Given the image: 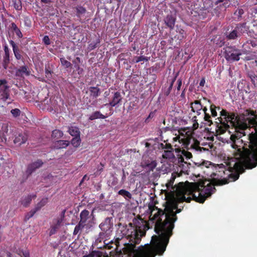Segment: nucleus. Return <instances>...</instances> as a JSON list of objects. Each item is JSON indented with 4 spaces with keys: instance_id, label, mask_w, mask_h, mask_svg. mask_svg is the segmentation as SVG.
Returning a JSON list of instances; mask_svg holds the SVG:
<instances>
[{
    "instance_id": "f257e3e1",
    "label": "nucleus",
    "mask_w": 257,
    "mask_h": 257,
    "mask_svg": "<svg viewBox=\"0 0 257 257\" xmlns=\"http://www.w3.org/2000/svg\"><path fill=\"white\" fill-rule=\"evenodd\" d=\"M195 165L208 168L213 170L211 181L200 180L197 182H179L176 188L178 193L177 202H171L166 206L164 210L155 205H150L151 220H155V231L158 235L152 237L151 243L157 254L162 255L166 250L169 239L173 234L175 222L177 216L174 213L178 207V203L190 202L192 200L203 203L207 198L215 191V186L223 185L230 182L235 181L239 178V174L246 169H252L257 166V162H235L231 167L230 162L223 164H214L212 162H193Z\"/></svg>"
},
{
    "instance_id": "f03ea898",
    "label": "nucleus",
    "mask_w": 257,
    "mask_h": 257,
    "mask_svg": "<svg viewBox=\"0 0 257 257\" xmlns=\"http://www.w3.org/2000/svg\"><path fill=\"white\" fill-rule=\"evenodd\" d=\"M141 225H133L132 223L128 225L120 227L115 235L114 243L117 248L120 245H122L123 252L127 254V257H151L152 250L150 247L140 246L136 248L141 238L145 235L143 230L145 224L141 220Z\"/></svg>"
},
{
    "instance_id": "7ed1b4c3",
    "label": "nucleus",
    "mask_w": 257,
    "mask_h": 257,
    "mask_svg": "<svg viewBox=\"0 0 257 257\" xmlns=\"http://www.w3.org/2000/svg\"><path fill=\"white\" fill-rule=\"evenodd\" d=\"M209 99L203 97L202 99L196 100L194 102L191 103V108L192 111L196 112L197 116L193 117L194 120L193 127L195 129L198 127V121L203 122V121H207L208 125L212 123V120L210 119V116L207 112L208 107Z\"/></svg>"
},
{
    "instance_id": "20e7f679",
    "label": "nucleus",
    "mask_w": 257,
    "mask_h": 257,
    "mask_svg": "<svg viewBox=\"0 0 257 257\" xmlns=\"http://www.w3.org/2000/svg\"><path fill=\"white\" fill-rule=\"evenodd\" d=\"M224 55L226 61L230 63L238 61L242 55L240 49L235 46H227L223 48Z\"/></svg>"
},
{
    "instance_id": "39448f33",
    "label": "nucleus",
    "mask_w": 257,
    "mask_h": 257,
    "mask_svg": "<svg viewBox=\"0 0 257 257\" xmlns=\"http://www.w3.org/2000/svg\"><path fill=\"white\" fill-rule=\"evenodd\" d=\"M79 222L86 228L89 229L95 224L93 211L91 214L87 210H84L80 213Z\"/></svg>"
},
{
    "instance_id": "423d86ee",
    "label": "nucleus",
    "mask_w": 257,
    "mask_h": 257,
    "mask_svg": "<svg viewBox=\"0 0 257 257\" xmlns=\"http://www.w3.org/2000/svg\"><path fill=\"white\" fill-rule=\"evenodd\" d=\"M175 139V141L178 139L179 142H182L184 147L186 148L187 150L192 149L195 151H201V149H204L203 148L199 147V141L195 139L185 136L180 140V137H176Z\"/></svg>"
},
{
    "instance_id": "0eeeda50",
    "label": "nucleus",
    "mask_w": 257,
    "mask_h": 257,
    "mask_svg": "<svg viewBox=\"0 0 257 257\" xmlns=\"http://www.w3.org/2000/svg\"><path fill=\"white\" fill-rule=\"evenodd\" d=\"M107 236L105 235V233L100 232L99 233L98 237L95 239V245L97 248L109 249L112 247L110 244L113 243V241L111 240L108 242V240L106 238Z\"/></svg>"
},
{
    "instance_id": "6e6552de",
    "label": "nucleus",
    "mask_w": 257,
    "mask_h": 257,
    "mask_svg": "<svg viewBox=\"0 0 257 257\" xmlns=\"http://www.w3.org/2000/svg\"><path fill=\"white\" fill-rule=\"evenodd\" d=\"M247 32L245 24H239L235 29L226 35L227 39L229 40L238 39L244 33Z\"/></svg>"
},
{
    "instance_id": "1a4fd4ad",
    "label": "nucleus",
    "mask_w": 257,
    "mask_h": 257,
    "mask_svg": "<svg viewBox=\"0 0 257 257\" xmlns=\"http://www.w3.org/2000/svg\"><path fill=\"white\" fill-rule=\"evenodd\" d=\"M220 115L221 117H223V122H230V125L235 126L236 121H237V117L235 116L233 112H229L227 110L222 109L220 112Z\"/></svg>"
},
{
    "instance_id": "9d476101",
    "label": "nucleus",
    "mask_w": 257,
    "mask_h": 257,
    "mask_svg": "<svg viewBox=\"0 0 257 257\" xmlns=\"http://www.w3.org/2000/svg\"><path fill=\"white\" fill-rule=\"evenodd\" d=\"M7 83L6 79H0V96L4 101L10 99L9 86L7 85Z\"/></svg>"
},
{
    "instance_id": "9b49d317",
    "label": "nucleus",
    "mask_w": 257,
    "mask_h": 257,
    "mask_svg": "<svg viewBox=\"0 0 257 257\" xmlns=\"http://www.w3.org/2000/svg\"><path fill=\"white\" fill-rule=\"evenodd\" d=\"M43 162H34L32 163L29 164L27 167V170L25 172V176L23 179L22 182L26 181L27 178L30 176V175L34 172L36 169L39 168L43 165Z\"/></svg>"
},
{
    "instance_id": "f8f14e48",
    "label": "nucleus",
    "mask_w": 257,
    "mask_h": 257,
    "mask_svg": "<svg viewBox=\"0 0 257 257\" xmlns=\"http://www.w3.org/2000/svg\"><path fill=\"white\" fill-rule=\"evenodd\" d=\"M112 218L107 217L105 220L101 223L99 227L101 229L102 232L105 233V235L108 236L110 229L113 227V223L111 221Z\"/></svg>"
},
{
    "instance_id": "ddd939ff",
    "label": "nucleus",
    "mask_w": 257,
    "mask_h": 257,
    "mask_svg": "<svg viewBox=\"0 0 257 257\" xmlns=\"http://www.w3.org/2000/svg\"><path fill=\"white\" fill-rule=\"evenodd\" d=\"M178 171L179 169H178V171H175L172 173L171 178L166 184L167 188L168 189H169L170 188H173V190H174L175 188L176 189L177 187L178 186V184L175 186H173V184L177 177L181 176L183 172L187 171V170H181L179 172H178Z\"/></svg>"
},
{
    "instance_id": "4468645a",
    "label": "nucleus",
    "mask_w": 257,
    "mask_h": 257,
    "mask_svg": "<svg viewBox=\"0 0 257 257\" xmlns=\"http://www.w3.org/2000/svg\"><path fill=\"white\" fill-rule=\"evenodd\" d=\"M65 214V210H64L61 213V218H57L56 220V223L55 224L52 225L51 226L50 232H49V235L51 236L52 235H54L56 233L57 230L59 228L60 224H61L62 220H63V217H64Z\"/></svg>"
},
{
    "instance_id": "2eb2a0df",
    "label": "nucleus",
    "mask_w": 257,
    "mask_h": 257,
    "mask_svg": "<svg viewBox=\"0 0 257 257\" xmlns=\"http://www.w3.org/2000/svg\"><path fill=\"white\" fill-rule=\"evenodd\" d=\"M86 8L83 6H76L75 8V15L80 22H84L86 20Z\"/></svg>"
},
{
    "instance_id": "dca6fc26",
    "label": "nucleus",
    "mask_w": 257,
    "mask_h": 257,
    "mask_svg": "<svg viewBox=\"0 0 257 257\" xmlns=\"http://www.w3.org/2000/svg\"><path fill=\"white\" fill-rule=\"evenodd\" d=\"M36 197V194H29L24 196L22 197L19 202L24 207H27L31 203L32 200L35 199Z\"/></svg>"
},
{
    "instance_id": "f3484780",
    "label": "nucleus",
    "mask_w": 257,
    "mask_h": 257,
    "mask_svg": "<svg viewBox=\"0 0 257 257\" xmlns=\"http://www.w3.org/2000/svg\"><path fill=\"white\" fill-rule=\"evenodd\" d=\"M122 99V97L119 91H115L114 93L112 99L108 103V105L111 107L116 106V105L120 103Z\"/></svg>"
},
{
    "instance_id": "a211bd4d",
    "label": "nucleus",
    "mask_w": 257,
    "mask_h": 257,
    "mask_svg": "<svg viewBox=\"0 0 257 257\" xmlns=\"http://www.w3.org/2000/svg\"><path fill=\"white\" fill-rule=\"evenodd\" d=\"M9 43L13 47V50L16 59L17 60H21V61H23L24 57L21 54L22 51L19 48L18 46L16 45L14 41L13 40L10 41Z\"/></svg>"
},
{
    "instance_id": "6ab92c4d",
    "label": "nucleus",
    "mask_w": 257,
    "mask_h": 257,
    "mask_svg": "<svg viewBox=\"0 0 257 257\" xmlns=\"http://www.w3.org/2000/svg\"><path fill=\"white\" fill-rule=\"evenodd\" d=\"M217 119L219 121L220 125H217V133L218 134H223L229 127V125L227 122H223L222 117H219L217 118Z\"/></svg>"
},
{
    "instance_id": "aec40b11",
    "label": "nucleus",
    "mask_w": 257,
    "mask_h": 257,
    "mask_svg": "<svg viewBox=\"0 0 257 257\" xmlns=\"http://www.w3.org/2000/svg\"><path fill=\"white\" fill-rule=\"evenodd\" d=\"M10 54L9 48L7 45H5L4 47V55L3 56V66L4 68L5 69H7L10 62Z\"/></svg>"
},
{
    "instance_id": "412c9836",
    "label": "nucleus",
    "mask_w": 257,
    "mask_h": 257,
    "mask_svg": "<svg viewBox=\"0 0 257 257\" xmlns=\"http://www.w3.org/2000/svg\"><path fill=\"white\" fill-rule=\"evenodd\" d=\"M141 166L143 170L148 172L153 170L156 167V162H141Z\"/></svg>"
},
{
    "instance_id": "4be33fe9",
    "label": "nucleus",
    "mask_w": 257,
    "mask_h": 257,
    "mask_svg": "<svg viewBox=\"0 0 257 257\" xmlns=\"http://www.w3.org/2000/svg\"><path fill=\"white\" fill-rule=\"evenodd\" d=\"M70 144V142L67 140H57L54 142L53 148L54 149H65Z\"/></svg>"
},
{
    "instance_id": "5701e85b",
    "label": "nucleus",
    "mask_w": 257,
    "mask_h": 257,
    "mask_svg": "<svg viewBox=\"0 0 257 257\" xmlns=\"http://www.w3.org/2000/svg\"><path fill=\"white\" fill-rule=\"evenodd\" d=\"M165 23L167 27L172 30L174 28L176 18L172 15H167L164 19Z\"/></svg>"
},
{
    "instance_id": "b1692460",
    "label": "nucleus",
    "mask_w": 257,
    "mask_h": 257,
    "mask_svg": "<svg viewBox=\"0 0 257 257\" xmlns=\"http://www.w3.org/2000/svg\"><path fill=\"white\" fill-rule=\"evenodd\" d=\"M27 136L24 133H21L16 136L14 139V144L21 145L25 143L27 140Z\"/></svg>"
},
{
    "instance_id": "393cba45",
    "label": "nucleus",
    "mask_w": 257,
    "mask_h": 257,
    "mask_svg": "<svg viewBox=\"0 0 257 257\" xmlns=\"http://www.w3.org/2000/svg\"><path fill=\"white\" fill-rule=\"evenodd\" d=\"M208 107H209L210 112H211V115L209 114L210 116V119L211 120V117H216L217 116V109L218 110L220 109L219 107H217L215 104L212 103L211 101L209 99V104L208 105Z\"/></svg>"
},
{
    "instance_id": "a878e982",
    "label": "nucleus",
    "mask_w": 257,
    "mask_h": 257,
    "mask_svg": "<svg viewBox=\"0 0 257 257\" xmlns=\"http://www.w3.org/2000/svg\"><path fill=\"white\" fill-rule=\"evenodd\" d=\"M107 117V116L104 115L101 113L99 111H95L89 117V120H93L98 118L104 119Z\"/></svg>"
},
{
    "instance_id": "bb28decb",
    "label": "nucleus",
    "mask_w": 257,
    "mask_h": 257,
    "mask_svg": "<svg viewBox=\"0 0 257 257\" xmlns=\"http://www.w3.org/2000/svg\"><path fill=\"white\" fill-rule=\"evenodd\" d=\"M126 154L130 156V159L132 160H138L140 158L141 154L139 151H136L135 149L127 150L126 151Z\"/></svg>"
},
{
    "instance_id": "cd10ccee",
    "label": "nucleus",
    "mask_w": 257,
    "mask_h": 257,
    "mask_svg": "<svg viewBox=\"0 0 257 257\" xmlns=\"http://www.w3.org/2000/svg\"><path fill=\"white\" fill-rule=\"evenodd\" d=\"M88 89L90 92V95L94 98H97L100 94V88L97 86L89 87Z\"/></svg>"
},
{
    "instance_id": "c85d7f7f",
    "label": "nucleus",
    "mask_w": 257,
    "mask_h": 257,
    "mask_svg": "<svg viewBox=\"0 0 257 257\" xmlns=\"http://www.w3.org/2000/svg\"><path fill=\"white\" fill-rule=\"evenodd\" d=\"M16 74L18 76L22 75L24 74H26V76H29L30 74V72L28 66L24 65L21 66L17 70Z\"/></svg>"
},
{
    "instance_id": "c756f323",
    "label": "nucleus",
    "mask_w": 257,
    "mask_h": 257,
    "mask_svg": "<svg viewBox=\"0 0 257 257\" xmlns=\"http://www.w3.org/2000/svg\"><path fill=\"white\" fill-rule=\"evenodd\" d=\"M11 29L14 32H15L19 39H21V38L23 37V35L21 30L19 29L15 23H12L11 24Z\"/></svg>"
},
{
    "instance_id": "7c9ffc66",
    "label": "nucleus",
    "mask_w": 257,
    "mask_h": 257,
    "mask_svg": "<svg viewBox=\"0 0 257 257\" xmlns=\"http://www.w3.org/2000/svg\"><path fill=\"white\" fill-rule=\"evenodd\" d=\"M68 132L70 135L74 137H78L80 135V132L78 127L71 126L69 128Z\"/></svg>"
},
{
    "instance_id": "2f4dec72",
    "label": "nucleus",
    "mask_w": 257,
    "mask_h": 257,
    "mask_svg": "<svg viewBox=\"0 0 257 257\" xmlns=\"http://www.w3.org/2000/svg\"><path fill=\"white\" fill-rule=\"evenodd\" d=\"M63 132L59 130H54L52 133V138L54 139L58 140L63 137Z\"/></svg>"
},
{
    "instance_id": "473e14b6",
    "label": "nucleus",
    "mask_w": 257,
    "mask_h": 257,
    "mask_svg": "<svg viewBox=\"0 0 257 257\" xmlns=\"http://www.w3.org/2000/svg\"><path fill=\"white\" fill-rule=\"evenodd\" d=\"M117 193L124 197L126 200H130L132 197L131 193L124 189L120 190Z\"/></svg>"
},
{
    "instance_id": "72a5a7b5",
    "label": "nucleus",
    "mask_w": 257,
    "mask_h": 257,
    "mask_svg": "<svg viewBox=\"0 0 257 257\" xmlns=\"http://www.w3.org/2000/svg\"><path fill=\"white\" fill-rule=\"evenodd\" d=\"M162 157L164 159H170L175 158L174 154L173 153V150H164V153L162 154Z\"/></svg>"
},
{
    "instance_id": "f704fd0d",
    "label": "nucleus",
    "mask_w": 257,
    "mask_h": 257,
    "mask_svg": "<svg viewBox=\"0 0 257 257\" xmlns=\"http://www.w3.org/2000/svg\"><path fill=\"white\" fill-rule=\"evenodd\" d=\"M48 199L47 198H43L39 202H38L34 208L36 211H39L41 208L46 205L47 203Z\"/></svg>"
},
{
    "instance_id": "c9c22d12",
    "label": "nucleus",
    "mask_w": 257,
    "mask_h": 257,
    "mask_svg": "<svg viewBox=\"0 0 257 257\" xmlns=\"http://www.w3.org/2000/svg\"><path fill=\"white\" fill-rule=\"evenodd\" d=\"M100 42L99 38H97L96 39V42H93L88 44L87 46V50L89 52L92 51V50H94L95 48H97L99 46V44Z\"/></svg>"
},
{
    "instance_id": "e433bc0d",
    "label": "nucleus",
    "mask_w": 257,
    "mask_h": 257,
    "mask_svg": "<svg viewBox=\"0 0 257 257\" xmlns=\"http://www.w3.org/2000/svg\"><path fill=\"white\" fill-rule=\"evenodd\" d=\"M81 143L80 136L76 137L73 138L71 141V143L73 146L77 148L79 146Z\"/></svg>"
},
{
    "instance_id": "4c0bfd02",
    "label": "nucleus",
    "mask_w": 257,
    "mask_h": 257,
    "mask_svg": "<svg viewBox=\"0 0 257 257\" xmlns=\"http://www.w3.org/2000/svg\"><path fill=\"white\" fill-rule=\"evenodd\" d=\"M37 212L35 208L32 209L30 212L27 213L24 217V220L26 222L30 218L32 217L34 214Z\"/></svg>"
},
{
    "instance_id": "58836bf2",
    "label": "nucleus",
    "mask_w": 257,
    "mask_h": 257,
    "mask_svg": "<svg viewBox=\"0 0 257 257\" xmlns=\"http://www.w3.org/2000/svg\"><path fill=\"white\" fill-rule=\"evenodd\" d=\"M177 152H181V154L184 156H185L187 159H190L192 158V155L191 153L188 152V151H186L185 150H182V151L180 149H176Z\"/></svg>"
},
{
    "instance_id": "ea45409f",
    "label": "nucleus",
    "mask_w": 257,
    "mask_h": 257,
    "mask_svg": "<svg viewBox=\"0 0 257 257\" xmlns=\"http://www.w3.org/2000/svg\"><path fill=\"white\" fill-rule=\"evenodd\" d=\"M248 76L250 78L251 82L254 86H257V75L253 72H251L248 74Z\"/></svg>"
},
{
    "instance_id": "a19ab883",
    "label": "nucleus",
    "mask_w": 257,
    "mask_h": 257,
    "mask_svg": "<svg viewBox=\"0 0 257 257\" xmlns=\"http://www.w3.org/2000/svg\"><path fill=\"white\" fill-rule=\"evenodd\" d=\"M60 61L61 65L64 66L65 68H69L72 66L71 63L70 62L66 60L64 57L60 58Z\"/></svg>"
},
{
    "instance_id": "79ce46f5",
    "label": "nucleus",
    "mask_w": 257,
    "mask_h": 257,
    "mask_svg": "<svg viewBox=\"0 0 257 257\" xmlns=\"http://www.w3.org/2000/svg\"><path fill=\"white\" fill-rule=\"evenodd\" d=\"M166 162V164H164L162 166V170L163 171L168 173L171 171L172 165L170 163H168V162Z\"/></svg>"
},
{
    "instance_id": "37998d69",
    "label": "nucleus",
    "mask_w": 257,
    "mask_h": 257,
    "mask_svg": "<svg viewBox=\"0 0 257 257\" xmlns=\"http://www.w3.org/2000/svg\"><path fill=\"white\" fill-rule=\"evenodd\" d=\"M11 112L12 115L16 118L20 116L21 111L19 108H14L11 110Z\"/></svg>"
},
{
    "instance_id": "c03bdc74",
    "label": "nucleus",
    "mask_w": 257,
    "mask_h": 257,
    "mask_svg": "<svg viewBox=\"0 0 257 257\" xmlns=\"http://www.w3.org/2000/svg\"><path fill=\"white\" fill-rule=\"evenodd\" d=\"M177 33L179 34V36H178V39L180 40H183L184 38H185L186 33L185 31L182 29H177Z\"/></svg>"
},
{
    "instance_id": "a18cd8bd",
    "label": "nucleus",
    "mask_w": 257,
    "mask_h": 257,
    "mask_svg": "<svg viewBox=\"0 0 257 257\" xmlns=\"http://www.w3.org/2000/svg\"><path fill=\"white\" fill-rule=\"evenodd\" d=\"M252 161H257V148L252 151ZM235 161H242L240 159H235ZM243 161H251V160H244Z\"/></svg>"
},
{
    "instance_id": "49530a36",
    "label": "nucleus",
    "mask_w": 257,
    "mask_h": 257,
    "mask_svg": "<svg viewBox=\"0 0 257 257\" xmlns=\"http://www.w3.org/2000/svg\"><path fill=\"white\" fill-rule=\"evenodd\" d=\"M83 228L84 227L79 222L74 228L73 234L74 235L78 234L80 230H82Z\"/></svg>"
},
{
    "instance_id": "de8ad7c7",
    "label": "nucleus",
    "mask_w": 257,
    "mask_h": 257,
    "mask_svg": "<svg viewBox=\"0 0 257 257\" xmlns=\"http://www.w3.org/2000/svg\"><path fill=\"white\" fill-rule=\"evenodd\" d=\"M178 165L180 170H187V171L184 172V173H187V174H188V173H187V169H184V166L185 165H187L188 166V165H191L190 163H188L187 162H178ZM182 173H183V172Z\"/></svg>"
},
{
    "instance_id": "09e8293b",
    "label": "nucleus",
    "mask_w": 257,
    "mask_h": 257,
    "mask_svg": "<svg viewBox=\"0 0 257 257\" xmlns=\"http://www.w3.org/2000/svg\"><path fill=\"white\" fill-rule=\"evenodd\" d=\"M218 3H222V5L224 6L225 9L228 8L230 3L229 0H217L216 2V4H218Z\"/></svg>"
},
{
    "instance_id": "8fccbe9b",
    "label": "nucleus",
    "mask_w": 257,
    "mask_h": 257,
    "mask_svg": "<svg viewBox=\"0 0 257 257\" xmlns=\"http://www.w3.org/2000/svg\"><path fill=\"white\" fill-rule=\"evenodd\" d=\"M1 131L5 135V134H7L9 131V124L8 123H3L2 126Z\"/></svg>"
},
{
    "instance_id": "3c124183",
    "label": "nucleus",
    "mask_w": 257,
    "mask_h": 257,
    "mask_svg": "<svg viewBox=\"0 0 257 257\" xmlns=\"http://www.w3.org/2000/svg\"><path fill=\"white\" fill-rule=\"evenodd\" d=\"M14 8L15 10L18 11L22 9L21 2L20 0H18L14 3Z\"/></svg>"
},
{
    "instance_id": "603ef678",
    "label": "nucleus",
    "mask_w": 257,
    "mask_h": 257,
    "mask_svg": "<svg viewBox=\"0 0 257 257\" xmlns=\"http://www.w3.org/2000/svg\"><path fill=\"white\" fill-rule=\"evenodd\" d=\"M148 58L145 56H140L136 57V63H139L141 61H148Z\"/></svg>"
},
{
    "instance_id": "864d4df0",
    "label": "nucleus",
    "mask_w": 257,
    "mask_h": 257,
    "mask_svg": "<svg viewBox=\"0 0 257 257\" xmlns=\"http://www.w3.org/2000/svg\"><path fill=\"white\" fill-rule=\"evenodd\" d=\"M43 42L46 45H49L51 44L50 40L48 36L45 35L43 38Z\"/></svg>"
},
{
    "instance_id": "5fc2aeb1",
    "label": "nucleus",
    "mask_w": 257,
    "mask_h": 257,
    "mask_svg": "<svg viewBox=\"0 0 257 257\" xmlns=\"http://www.w3.org/2000/svg\"><path fill=\"white\" fill-rule=\"evenodd\" d=\"M75 67L76 68V71L77 72L78 74L81 75L83 74L84 72L83 68L80 67L79 64L75 65Z\"/></svg>"
},
{
    "instance_id": "6e6d98bb",
    "label": "nucleus",
    "mask_w": 257,
    "mask_h": 257,
    "mask_svg": "<svg viewBox=\"0 0 257 257\" xmlns=\"http://www.w3.org/2000/svg\"><path fill=\"white\" fill-rule=\"evenodd\" d=\"M52 72L49 68H45V76L47 78H51Z\"/></svg>"
},
{
    "instance_id": "4d7b16f0",
    "label": "nucleus",
    "mask_w": 257,
    "mask_h": 257,
    "mask_svg": "<svg viewBox=\"0 0 257 257\" xmlns=\"http://www.w3.org/2000/svg\"><path fill=\"white\" fill-rule=\"evenodd\" d=\"M172 88H173V84H170L169 87L164 92L165 95L168 96L170 94V92L172 89Z\"/></svg>"
},
{
    "instance_id": "13d9d810",
    "label": "nucleus",
    "mask_w": 257,
    "mask_h": 257,
    "mask_svg": "<svg viewBox=\"0 0 257 257\" xmlns=\"http://www.w3.org/2000/svg\"><path fill=\"white\" fill-rule=\"evenodd\" d=\"M162 146H163V149H165V150H173V149L171 145L170 144H166L165 145V146H164L163 144H162Z\"/></svg>"
},
{
    "instance_id": "bf43d9fd",
    "label": "nucleus",
    "mask_w": 257,
    "mask_h": 257,
    "mask_svg": "<svg viewBox=\"0 0 257 257\" xmlns=\"http://www.w3.org/2000/svg\"><path fill=\"white\" fill-rule=\"evenodd\" d=\"M247 114L248 115L253 117L256 114V111L253 110H247Z\"/></svg>"
},
{
    "instance_id": "052dcab7",
    "label": "nucleus",
    "mask_w": 257,
    "mask_h": 257,
    "mask_svg": "<svg viewBox=\"0 0 257 257\" xmlns=\"http://www.w3.org/2000/svg\"><path fill=\"white\" fill-rule=\"evenodd\" d=\"M254 57H255V56H253L251 55H247L243 58V59L244 61H250V60L254 59Z\"/></svg>"
},
{
    "instance_id": "680f3d73",
    "label": "nucleus",
    "mask_w": 257,
    "mask_h": 257,
    "mask_svg": "<svg viewBox=\"0 0 257 257\" xmlns=\"http://www.w3.org/2000/svg\"><path fill=\"white\" fill-rule=\"evenodd\" d=\"M249 122L252 125H257V121H256L255 119H254L253 117L249 118Z\"/></svg>"
},
{
    "instance_id": "e2e57ef3",
    "label": "nucleus",
    "mask_w": 257,
    "mask_h": 257,
    "mask_svg": "<svg viewBox=\"0 0 257 257\" xmlns=\"http://www.w3.org/2000/svg\"><path fill=\"white\" fill-rule=\"evenodd\" d=\"M182 79L179 78L178 79V86H177V90L179 91L181 88V86H182Z\"/></svg>"
},
{
    "instance_id": "0e129e2a",
    "label": "nucleus",
    "mask_w": 257,
    "mask_h": 257,
    "mask_svg": "<svg viewBox=\"0 0 257 257\" xmlns=\"http://www.w3.org/2000/svg\"><path fill=\"white\" fill-rule=\"evenodd\" d=\"M81 62V59L80 58L77 57L75 58V60L73 61V63L75 65H78Z\"/></svg>"
},
{
    "instance_id": "69168bd1",
    "label": "nucleus",
    "mask_w": 257,
    "mask_h": 257,
    "mask_svg": "<svg viewBox=\"0 0 257 257\" xmlns=\"http://www.w3.org/2000/svg\"><path fill=\"white\" fill-rule=\"evenodd\" d=\"M6 256L7 257H22L19 255L16 256L10 253V252H6Z\"/></svg>"
},
{
    "instance_id": "338daca9",
    "label": "nucleus",
    "mask_w": 257,
    "mask_h": 257,
    "mask_svg": "<svg viewBox=\"0 0 257 257\" xmlns=\"http://www.w3.org/2000/svg\"><path fill=\"white\" fill-rule=\"evenodd\" d=\"M238 13V15L239 16H241L243 13H244V11L242 9H238L235 13Z\"/></svg>"
},
{
    "instance_id": "774afa93",
    "label": "nucleus",
    "mask_w": 257,
    "mask_h": 257,
    "mask_svg": "<svg viewBox=\"0 0 257 257\" xmlns=\"http://www.w3.org/2000/svg\"><path fill=\"white\" fill-rule=\"evenodd\" d=\"M23 255L24 257H30L29 252L27 250L23 251Z\"/></svg>"
}]
</instances>
